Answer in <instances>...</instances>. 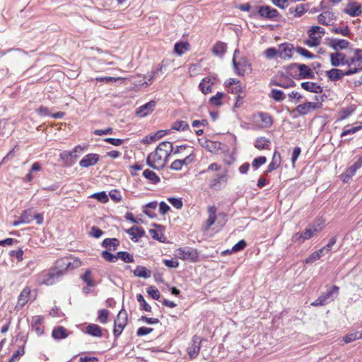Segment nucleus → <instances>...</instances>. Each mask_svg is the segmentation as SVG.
<instances>
[{
  "mask_svg": "<svg viewBox=\"0 0 362 362\" xmlns=\"http://www.w3.org/2000/svg\"><path fill=\"white\" fill-rule=\"evenodd\" d=\"M304 44L310 47H317L320 44V42L317 40V37H313L304 41Z\"/></svg>",
  "mask_w": 362,
  "mask_h": 362,
  "instance_id": "obj_61",
  "label": "nucleus"
},
{
  "mask_svg": "<svg viewBox=\"0 0 362 362\" xmlns=\"http://www.w3.org/2000/svg\"><path fill=\"white\" fill-rule=\"evenodd\" d=\"M345 12L352 17L358 16L362 13L361 6L354 3L353 5L350 6Z\"/></svg>",
  "mask_w": 362,
  "mask_h": 362,
  "instance_id": "obj_39",
  "label": "nucleus"
},
{
  "mask_svg": "<svg viewBox=\"0 0 362 362\" xmlns=\"http://www.w3.org/2000/svg\"><path fill=\"white\" fill-rule=\"evenodd\" d=\"M361 335L358 334L357 332L346 334L344 337V343H350L351 341H354L356 339H358Z\"/></svg>",
  "mask_w": 362,
  "mask_h": 362,
  "instance_id": "obj_56",
  "label": "nucleus"
},
{
  "mask_svg": "<svg viewBox=\"0 0 362 362\" xmlns=\"http://www.w3.org/2000/svg\"><path fill=\"white\" fill-rule=\"evenodd\" d=\"M257 14L263 18L273 19L279 15V12L269 6H262L257 7V13L252 11L250 16L255 18Z\"/></svg>",
  "mask_w": 362,
  "mask_h": 362,
  "instance_id": "obj_6",
  "label": "nucleus"
},
{
  "mask_svg": "<svg viewBox=\"0 0 362 362\" xmlns=\"http://www.w3.org/2000/svg\"><path fill=\"white\" fill-rule=\"evenodd\" d=\"M301 87L307 90L315 93H320L322 92L323 88L320 85L313 82H303L300 84Z\"/></svg>",
  "mask_w": 362,
  "mask_h": 362,
  "instance_id": "obj_25",
  "label": "nucleus"
},
{
  "mask_svg": "<svg viewBox=\"0 0 362 362\" xmlns=\"http://www.w3.org/2000/svg\"><path fill=\"white\" fill-rule=\"evenodd\" d=\"M127 322V311L124 309H122L117 317L115 320V327L113 330V333L115 337L119 336L124 328L125 327Z\"/></svg>",
  "mask_w": 362,
  "mask_h": 362,
  "instance_id": "obj_5",
  "label": "nucleus"
},
{
  "mask_svg": "<svg viewBox=\"0 0 362 362\" xmlns=\"http://www.w3.org/2000/svg\"><path fill=\"white\" fill-rule=\"evenodd\" d=\"M209 218L206 221V227L209 228L214 224L216 220V208L214 206H209L208 209Z\"/></svg>",
  "mask_w": 362,
  "mask_h": 362,
  "instance_id": "obj_36",
  "label": "nucleus"
},
{
  "mask_svg": "<svg viewBox=\"0 0 362 362\" xmlns=\"http://www.w3.org/2000/svg\"><path fill=\"white\" fill-rule=\"evenodd\" d=\"M257 116L261 122L259 124L261 128H269L272 125V117L269 113L259 112Z\"/></svg>",
  "mask_w": 362,
  "mask_h": 362,
  "instance_id": "obj_24",
  "label": "nucleus"
},
{
  "mask_svg": "<svg viewBox=\"0 0 362 362\" xmlns=\"http://www.w3.org/2000/svg\"><path fill=\"white\" fill-rule=\"evenodd\" d=\"M320 104L314 102H308L298 105L293 110V113H297L300 116L309 114L310 112L320 107Z\"/></svg>",
  "mask_w": 362,
  "mask_h": 362,
  "instance_id": "obj_7",
  "label": "nucleus"
},
{
  "mask_svg": "<svg viewBox=\"0 0 362 362\" xmlns=\"http://www.w3.org/2000/svg\"><path fill=\"white\" fill-rule=\"evenodd\" d=\"M270 97L277 102H281L286 98L284 93L277 89L272 90Z\"/></svg>",
  "mask_w": 362,
  "mask_h": 362,
  "instance_id": "obj_42",
  "label": "nucleus"
},
{
  "mask_svg": "<svg viewBox=\"0 0 362 362\" xmlns=\"http://www.w3.org/2000/svg\"><path fill=\"white\" fill-rule=\"evenodd\" d=\"M25 354V349L24 346L20 347L12 355L11 358H10L8 362H16L18 361L21 356H23Z\"/></svg>",
  "mask_w": 362,
  "mask_h": 362,
  "instance_id": "obj_50",
  "label": "nucleus"
},
{
  "mask_svg": "<svg viewBox=\"0 0 362 362\" xmlns=\"http://www.w3.org/2000/svg\"><path fill=\"white\" fill-rule=\"evenodd\" d=\"M143 176L153 184H157L160 181V177L149 169H146L143 172Z\"/></svg>",
  "mask_w": 362,
  "mask_h": 362,
  "instance_id": "obj_34",
  "label": "nucleus"
},
{
  "mask_svg": "<svg viewBox=\"0 0 362 362\" xmlns=\"http://www.w3.org/2000/svg\"><path fill=\"white\" fill-rule=\"evenodd\" d=\"M126 232L131 236V239L134 242H137L139 240V238L144 235V230H143L142 228L134 226L127 230Z\"/></svg>",
  "mask_w": 362,
  "mask_h": 362,
  "instance_id": "obj_27",
  "label": "nucleus"
},
{
  "mask_svg": "<svg viewBox=\"0 0 362 362\" xmlns=\"http://www.w3.org/2000/svg\"><path fill=\"white\" fill-rule=\"evenodd\" d=\"M281 155L279 151H275L274 152L271 163L269 164L267 170V173H270L277 169L281 165Z\"/></svg>",
  "mask_w": 362,
  "mask_h": 362,
  "instance_id": "obj_23",
  "label": "nucleus"
},
{
  "mask_svg": "<svg viewBox=\"0 0 362 362\" xmlns=\"http://www.w3.org/2000/svg\"><path fill=\"white\" fill-rule=\"evenodd\" d=\"M86 332L95 337H100L102 336V329L96 324L88 325L86 328Z\"/></svg>",
  "mask_w": 362,
  "mask_h": 362,
  "instance_id": "obj_31",
  "label": "nucleus"
},
{
  "mask_svg": "<svg viewBox=\"0 0 362 362\" xmlns=\"http://www.w3.org/2000/svg\"><path fill=\"white\" fill-rule=\"evenodd\" d=\"M349 70L342 71L339 69L333 68L326 71V76L330 81H337L341 79L345 76H351Z\"/></svg>",
  "mask_w": 362,
  "mask_h": 362,
  "instance_id": "obj_11",
  "label": "nucleus"
},
{
  "mask_svg": "<svg viewBox=\"0 0 362 362\" xmlns=\"http://www.w3.org/2000/svg\"><path fill=\"white\" fill-rule=\"evenodd\" d=\"M325 33V30L323 28L315 25L312 26L308 31V35L309 37H317L318 41L321 42V39Z\"/></svg>",
  "mask_w": 362,
  "mask_h": 362,
  "instance_id": "obj_26",
  "label": "nucleus"
},
{
  "mask_svg": "<svg viewBox=\"0 0 362 362\" xmlns=\"http://www.w3.org/2000/svg\"><path fill=\"white\" fill-rule=\"evenodd\" d=\"M271 144L269 139L264 137H259L256 139L255 146L259 150L267 149Z\"/></svg>",
  "mask_w": 362,
  "mask_h": 362,
  "instance_id": "obj_37",
  "label": "nucleus"
},
{
  "mask_svg": "<svg viewBox=\"0 0 362 362\" xmlns=\"http://www.w3.org/2000/svg\"><path fill=\"white\" fill-rule=\"evenodd\" d=\"M305 10L303 4L297 6L296 8L291 7L289 8V13L293 14L294 17H300L305 13Z\"/></svg>",
  "mask_w": 362,
  "mask_h": 362,
  "instance_id": "obj_44",
  "label": "nucleus"
},
{
  "mask_svg": "<svg viewBox=\"0 0 362 362\" xmlns=\"http://www.w3.org/2000/svg\"><path fill=\"white\" fill-rule=\"evenodd\" d=\"M362 167V157H359L357 160L349 167L341 175V180L344 182H348L355 175L357 170Z\"/></svg>",
  "mask_w": 362,
  "mask_h": 362,
  "instance_id": "obj_8",
  "label": "nucleus"
},
{
  "mask_svg": "<svg viewBox=\"0 0 362 362\" xmlns=\"http://www.w3.org/2000/svg\"><path fill=\"white\" fill-rule=\"evenodd\" d=\"M293 47L291 44L285 42L279 46L278 56L282 59H289L292 57Z\"/></svg>",
  "mask_w": 362,
  "mask_h": 362,
  "instance_id": "obj_12",
  "label": "nucleus"
},
{
  "mask_svg": "<svg viewBox=\"0 0 362 362\" xmlns=\"http://www.w3.org/2000/svg\"><path fill=\"white\" fill-rule=\"evenodd\" d=\"M271 84L284 88H289L296 86V83L287 76H282L279 80H272Z\"/></svg>",
  "mask_w": 362,
  "mask_h": 362,
  "instance_id": "obj_16",
  "label": "nucleus"
},
{
  "mask_svg": "<svg viewBox=\"0 0 362 362\" xmlns=\"http://www.w3.org/2000/svg\"><path fill=\"white\" fill-rule=\"evenodd\" d=\"M330 64L334 67L340 66H347L349 67V59L346 55L339 52H335L329 54Z\"/></svg>",
  "mask_w": 362,
  "mask_h": 362,
  "instance_id": "obj_9",
  "label": "nucleus"
},
{
  "mask_svg": "<svg viewBox=\"0 0 362 362\" xmlns=\"http://www.w3.org/2000/svg\"><path fill=\"white\" fill-rule=\"evenodd\" d=\"M291 66H296L299 71V78L310 79L315 77V74L311 69L305 64H293Z\"/></svg>",
  "mask_w": 362,
  "mask_h": 362,
  "instance_id": "obj_13",
  "label": "nucleus"
},
{
  "mask_svg": "<svg viewBox=\"0 0 362 362\" xmlns=\"http://www.w3.org/2000/svg\"><path fill=\"white\" fill-rule=\"evenodd\" d=\"M320 230L315 226H309L303 233L304 239L309 240Z\"/></svg>",
  "mask_w": 362,
  "mask_h": 362,
  "instance_id": "obj_38",
  "label": "nucleus"
},
{
  "mask_svg": "<svg viewBox=\"0 0 362 362\" xmlns=\"http://www.w3.org/2000/svg\"><path fill=\"white\" fill-rule=\"evenodd\" d=\"M147 293L149 296H151L154 300H158L160 298V294L158 288L155 286H152L148 288Z\"/></svg>",
  "mask_w": 362,
  "mask_h": 362,
  "instance_id": "obj_54",
  "label": "nucleus"
},
{
  "mask_svg": "<svg viewBox=\"0 0 362 362\" xmlns=\"http://www.w3.org/2000/svg\"><path fill=\"white\" fill-rule=\"evenodd\" d=\"M101 257L109 262H115L117 260V255H113L107 250L102 252Z\"/></svg>",
  "mask_w": 362,
  "mask_h": 362,
  "instance_id": "obj_49",
  "label": "nucleus"
},
{
  "mask_svg": "<svg viewBox=\"0 0 362 362\" xmlns=\"http://www.w3.org/2000/svg\"><path fill=\"white\" fill-rule=\"evenodd\" d=\"M334 18V14L330 11L323 12L317 16L318 22L324 25H329Z\"/></svg>",
  "mask_w": 362,
  "mask_h": 362,
  "instance_id": "obj_22",
  "label": "nucleus"
},
{
  "mask_svg": "<svg viewBox=\"0 0 362 362\" xmlns=\"http://www.w3.org/2000/svg\"><path fill=\"white\" fill-rule=\"evenodd\" d=\"M246 242L244 240H241L233 247L232 251L233 252L240 251L243 250L246 247Z\"/></svg>",
  "mask_w": 362,
  "mask_h": 362,
  "instance_id": "obj_63",
  "label": "nucleus"
},
{
  "mask_svg": "<svg viewBox=\"0 0 362 362\" xmlns=\"http://www.w3.org/2000/svg\"><path fill=\"white\" fill-rule=\"evenodd\" d=\"M117 259H120L125 263H131L134 261V257L132 255L129 253L128 252L120 251L117 253Z\"/></svg>",
  "mask_w": 362,
  "mask_h": 362,
  "instance_id": "obj_41",
  "label": "nucleus"
},
{
  "mask_svg": "<svg viewBox=\"0 0 362 362\" xmlns=\"http://www.w3.org/2000/svg\"><path fill=\"white\" fill-rule=\"evenodd\" d=\"M267 162V158L265 156H259L255 158L252 163V166L255 170L257 169L262 165H264Z\"/></svg>",
  "mask_w": 362,
  "mask_h": 362,
  "instance_id": "obj_52",
  "label": "nucleus"
},
{
  "mask_svg": "<svg viewBox=\"0 0 362 362\" xmlns=\"http://www.w3.org/2000/svg\"><path fill=\"white\" fill-rule=\"evenodd\" d=\"M264 55L267 59H273L278 56V49L274 47H269L264 51Z\"/></svg>",
  "mask_w": 362,
  "mask_h": 362,
  "instance_id": "obj_59",
  "label": "nucleus"
},
{
  "mask_svg": "<svg viewBox=\"0 0 362 362\" xmlns=\"http://www.w3.org/2000/svg\"><path fill=\"white\" fill-rule=\"evenodd\" d=\"M134 274L138 277L148 279L151 276V272L148 269H147L145 267L138 266L134 270Z\"/></svg>",
  "mask_w": 362,
  "mask_h": 362,
  "instance_id": "obj_35",
  "label": "nucleus"
},
{
  "mask_svg": "<svg viewBox=\"0 0 362 362\" xmlns=\"http://www.w3.org/2000/svg\"><path fill=\"white\" fill-rule=\"evenodd\" d=\"M82 279L88 286H93L95 285L94 281L91 278V272L89 269L86 271L84 274L82 276Z\"/></svg>",
  "mask_w": 362,
  "mask_h": 362,
  "instance_id": "obj_51",
  "label": "nucleus"
},
{
  "mask_svg": "<svg viewBox=\"0 0 362 362\" xmlns=\"http://www.w3.org/2000/svg\"><path fill=\"white\" fill-rule=\"evenodd\" d=\"M354 111V109L351 107H349L341 110L339 112L340 119H345L349 117Z\"/></svg>",
  "mask_w": 362,
  "mask_h": 362,
  "instance_id": "obj_53",
  "label": "nucleus"
},
{
  "mask_svg": "<svg viewBox=\"0 0 362 362\" xmlns=\"http://www.w3.org/2000/svg\"><path fill=\"white\" fill-rule=\"evenodd\" d=\"M224 96V93L218 92L215 95L210 98V103L214 106H220L222 104V98Z\"/></svg>",
  "mask_w": 362,
  "mask_h": 362,
  "instance_id": "obj_45",
  "label": "nucleus"
},
{
  "mask_svg": "<svg viewBox=\"0 0 362 362\" xmlns=\"http://www.w3.org/2000/svg\"><path fill=\"white\" fill-rule=\"evenodd\" d=\"M328 45L336 52H339V50H342L348 48V47L350 45V42L346 40L334 38L329 41Z\"/></svg>",
  "mask_w": 362,
  "mask_h": 362,
  "instance_id": "obj_15",
  "label": "nucleus"
},
{
  "mask_svg": "<svg viewBox=\"0 0 362 362\" xmlns=\"http://www.w3.org/2000/svg\"><path fill=\"white\" fill-rule=\"evenodd\" d=\"M91 197L97 199L102 203H106L108 201V197L105 192L95 193L91 195Z\"/></svg>",
  "mask_w": 362,
  "mask_h": 362,
  "instance_id": "obj_57",
  "label": "nucleus"
},
{
  "mask_svg": "<svg viewBox=\"0 0 362 362\" xmlns=\"http://www.w3.org/2000/svg\"><path fill=\"white\" fill-rule=\"evenodd\" d=\"M339 287L337 286H333L329 290L327 291L326 293L322 294L320 298H322L323 301H325V304L328 303L330 301H332L334 298L338 295L339 293Z\"/></svg>",
  "mask_w": 362,
  "mask_h": 362,
  "instance_id": "obj_20",
  "label": "nucleus"
},
{
  "mask_svg": "<svg viewBox=\"0 0 362 362\" xmlns=\"http://www.w3.org/2000/svg\"><path fill=\"white\" fill-rule=\"evenodd\" d=\"M291 240L292 242L298 243V244H302L304 241H305L302 232L294 233L292 236Z\"/></svg>",
  "mask_w": 362,
  "mask_h": 362,
  "instance_id": "obj_60",
  "label": "nucleus"
},
{
  "mask_svg": "<svg viewBox=\"0 0 362 362\" xmlns=\"http://www.w3.org/2000/svg\"><path fill=\"white\" fill-rule=\"evenodd\" d=\"M175 256L182 260L196 262L199 258L197 250L192 247H180L175 250Z\"/></svg>",
  "mask_w": 362,
  "mask_h": 362,
  "instance_id": "obj_4",
  "label": "nucleus"
},
{
  "mask_svg": "<svg viewBox=\"0 0 362 362\" xmlns=\"http://www.w3.org/2000/svg\"><path fill=\"white\" fill-rule=\"evenodd\" d=\"M361 129H362V122H360V124L358 126L344 129V131L341 134V137L345 136L349 134H354Z\"/></svg>",
  "mask_w": 362,
  "mask_h": 362,
  "instance_id": "obj_46",
  "label": "nucleus"
},
{
  "mask_svg": "<svg viewBox=\"0 0 362 362\" xmlns=\"http://www.w3.org/2000/svg\"><path fill=\"white\" fill-rule=\"evenodd\" d=\"M214 79L206 77L199 83V88L204 94H208L212 91L211 86L214 84Z\"/></svg>",
  "mask_w": 362,
  "mask_h": 362,
  "instance_id": "obj_28",
  "label": "nucleus"
},
{
  "mask_svg": "<svg viewBox=\"0 0 362 362\" xmlns=\"http://www.w3.org/2000/svg\"><path fill=\"white\" fill-rule=\"evenodd\" d=\"M227 170H225L223 173L216 175L210 182V187L214 189H219V184L223 182H227Z\"/></svg>",
  "mask_w": 362,
  "mask_h": 362,
  "instance_id": "obj_19",
  "label": "nucleus"
},
{
  "mask_svg": "<svg viewBox=\"0 0 362 362\" xmlns=\"http://www.w3.org/2000/svg\"><path fill=\"white\" fill-rule=\"evenodd\" d=\"M173 151V145L170 141H163L159 144L156 150L151 153L146 159L147 165L156 170L162 169L167 159Z\"/></svg>",
  "mask_w": 362,
  "mask_h": 362,
  "instance_id": "obj_2",
  "label": "nucleus"
},
{
  "mask_svg": "<svg viewBox=\"0 0 362 362\" xmlns=\"http://www.w3.org/2000/svg\"><path fill=\"white\" fill-rule=\"evenodd\" d=\"M57 264L60 268L43 271L37 275V281L39 284L47 286L54 284L64 274L66 270L78 267L81 263L78 260H74V263H71L68 259H60L57 262Z\"/></svg>",
  "mask_w": 362,
  "mask_h": 362,
  "instance_id": "obj_1",
  "label": "nucleus"
},
{
  "mask_svg": "<svg viewBox=\"0 0 362 362\" xmlns=\"http://www.w3.org/2000/svg\"><path fill=\"white\" fill-rule=\"evenodd\" d=\"M226 48L227 45L226 43L218 42L214 45L212 52L215 55L222 57L226 52Z\"/></svg>",
  "mask_w": 362,
  "mask_h": 362,
  "instance_id": "obj_33",
  "label": "nucleus"
},
{
  "mask_svg": "<svg viewBox=\"0 0 362 362\" xmlns=\"http://www.w3.org/2000/svg\"><path fill=\"white\" fill-rule=\"evenodd\" d=\"M189 44L186 42H177L174 46V52L179 56L189 50Z\"/></svg>",
  "mask_w": 362,
  "mask_h": 362,
  "instance_id": "obj_32",
  "label": "nucleus"
},
{
  "mask_svg": "<svg viewBox=\"0 0 362 362\" xmlns=\"http://www.w3.org/2000/svg\"><path fill=\"white\" fill-rule=\"evenodd\" d=\"M155 106L156 102L151 100L139 107L136 110V115L139 117H145L153 112Z\"/></svg>",
  "mask_w": 362,
  "mask_h": 362,
  "instance_id": "obj_17",
  "label": "nucleus"
},
{
  "mask_svg": "<svg viewBox=\"0 0 362 362\" xmlns=\"http://www.w3.org/2000/svg\"><path fill=\"white\" fill-rule=\"evenodd\" d=\"M296 52L300 55L303 56L308 59H313L315 57V55L313 53H311L308 49H306L303 47H298L296 49Z\"/></svg>",
  "mask_w": 362,
  "mask_h": 362,
  "instance_id": "obj_55",
  "label": "nucleus"
},
{
  "mask_svg": "<svg viewBox=\"0 0 362 362\" xmlns=\"http://www.w3.org/2000/svg\"><path fill=\"white\" fill-rule=\"evenodd\" d=\"M30 296V290L28 288H24L20 293L18 301L16 305V308L17 310L21 309L25 303L28 301Z\"/></svg>",
  "mask_w": 362,
  "mask_h": 362,
  "instance_id": "obj_21",
  "label": "nucleus"
},
{
  "mask_svg": "<svg viewBox=\"0 0 362 362\" xmlns=\"http://www.w3.org/2000/svg\"><path fill=\"white\" fill-rule=\"evenodd\" d=\"M172 129L177 131H186L189 129V126L185 121H176L173 124Z\"/></svg>",
  "mask_w": 362,
  "mask_h": 362,
  "instance_id": "obj_43",
  "label": "nucleus"
},
{
  "mask_svg": "<svg viewBox=\"0 0 362 362\" xmlns=\"http://www.w3.org/2000/svg\"><path fill=\"white\" fill-rule=\"evenodd\" d=\"M136 300L140 303L141 307L146 312H151V307L146 302L141 294L136 295Z\"/></svg>",
  "mask_w": 362,
  "mask_h": 362,
  "instance_id": "obj_48",
  "label": "nucleus"
},
{
  "mask_svg": "<svg viewBox=\"0 0 362 362\" xmlns=\"http://www.w3.org/2000/svg\"><path fill=\"white\" fill-rule=\"evenodd\" d=\"M21 218L24 223H29L33 220V216H32L28 211H25L21 214Z\"/></svg>",
  "mask_w": 362,
  "mask_h": 362,
  "instance_id": "obj_64",
  "label": "nucleus"
},
{
  "mask_svg": "<svg viewBox=\"0 0 362 362\" xmlns=\"http://www.w3.org/2000/svg\"><path fill=\"white\" fill-rule=\"evenodd\" d=\"M168 201L177 209L182 207V201L180 198L170 197Z\"/></svg>",
  "mask_w": 362,
  "mask_h": 362,
  "instance_id": "obj_58",
  "label": "nucleus"
},
{
  "mask_svg": "<svg viewBox=\"0 0 362 362\" xmlns=\"http://www.w3.org/2000/svg\"><path fill=\"white\" fill-rule=\"evenodd\" d=\"M52 335L54 339L60 340L68 337V330L62 326L57 327L52 330Z\"/></svg>",
  "mask_w": 362,
  "mask_h": 362,
  "instance_id": "obj_29",
  "label": "nucleus"
},
{
  "mask_svg": "<svg viewBox=\"0 0 362 362\" xmlns=\"http://www.w3.org/2000/svg\"><path fill=\"white\" fill-rule=\"evenodd\" d=\"M349 73L351 75L362 71V49H355L354 55L349 59Z\"/></svg>",
  "mask_w": 362,
  "mask_h": 362,
  "instance_id": "obj_3",
  "label": "nucleus"
},
{
  "mask_svg": "<svg viewBox=\"0 0 362 362\" xmlns=\"http://www.w3.org/2000/svg\"><path fill=\"white\" fill-rule=\"evenodd\" d=\"M41 321L42 319L40 316H35L32 320V327L35 329L37 335H41L43 334V328L40 326Z\"/></svg>",
  "mask_w": 362,
  "mask_h": 362,
  "instance_id": "obj_40",
  "label": "nucleus"
},
{
  "mask_svg": "<svg viewBox=\"0 0 362 362\" xmlns=\"http://www.w3.org/2000/svg\"><path fill=\"white\" fill-rule=\"evenodd\" d=\"M119 245V241L117 238H105L103 240L102 246L109 250H116Z\"/></svg>",
  "mask_w": 362,
  "mask_h": 362,
  "instance_id": "obj_30",
  "label": "nucleus"
},
{
  "mask_svg": "<svg viewBox=\"0 0 362 362\" xmlns=\"http://www.w3.org/2000/svg\"><path fill=\"white\" fill-rule=\"evenodd\" d=\"M99 155L96 153H89L85 156L79 162V165L82 168H88L98 163Z\"/></svg>",
  "mask_w": 362,
  "mask_h": 362,
  "instance_id": "obj_14",
  "label": "nucleus"
},
{
  "mask_svg": "<svg viewBox=\"0 0 362 362\" xmlns=\"http://www.w3.org/2000/svg\"><path fill=\"white\" fill-rule=\"evenodd\" d=\"M332 32L335 34H340L343 36H347L349 33L348 27L344 28H334L332 29Z\"/></svg>",
  "mask_w": 362,
  "mask_h": 362,
  "instance_id": "obj_62",
  "label": "nucleus"
},
{
  "mask_svg": "<svg viewBox=\"0 0 362 362\" xmlns=\"http://www.w3.org/2000/svg\"><path fill=\"white\" fill-rule=\"evenodd\" d=\"M201 339L197 336H194L187 347V354L191 359L195 358L200 351Z\"/></svg>",
  "mask_w": 362,
  "mask_h": 362,
  "instance_id": "obj_10",
  "label": "nucleus"
},
{
  "mask_svg": "<svg viewBox=\"0 0 362 362\" xmlns=\"http://www.w3.org/2000/svg\"><path fill=\"white\" fill-rule=\"evenodd\" d=\"M233 67L238 75H243L250 66L247 61L243 58L239 62H236L235 59H233Z\"/></svg>",
  "mask_w": 362,
  "mask_h": 362,
  "instance_id": "obj_18",
  "label": "nucleus"
},
{
  "mask_svg": "<svg viewBox=\"0 0 362 362\" xmlns=\"http://www.w3.org/2000/svg\"><path fill=\"white\" fill-rule=\"evenodd\" d=\"M109 311L105 309L98 310V320L100 323L105 324L107 322Z\"/></svg>",
  "mask_w": 362,
  "mask_h": 362,
  "instance_id": "obj_47",
  "label": "nucleus"
}]
</instances>
